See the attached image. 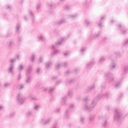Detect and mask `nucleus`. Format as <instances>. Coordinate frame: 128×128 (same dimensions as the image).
I'll list each match as a JSON object with an SVG mask.
<instances>
[{
	"label": "nucleus",
	"mask_w": 128,
	"mask_h": 128,
	"mask_svg": "<svg viewBox=\"0 0 128 128\" xmlns=\"http://www.w3.org/2000/svg\"><path fill=\"white\" fill-rule=\"evenodd\" d=\"M122 114H120V110H115V114L114 117V121L118 122L120 120Z\"/></svg>",
	"instance_id": "f257e3e1"
},
{
	"label": "nucleus",
	"mask_w": 128,
	"mask_h": 128,
	"mask_svg": "<svg viewBox=\"0 0 128 128\" xmlns=\"http://www.w3.org/2000/svg\"><path fill=\"white\" fill-rule=\"evenodd\" d=\"M94 106H96V103L93 101L90 106H88V103H85L83 108L84 110H87V112H92V108H94Z\"/></svg>",
	"instance_id": "f03ea898"
},
{
	"label": "nucleus",
	"mask_w": 128,
	"mask_h": 128,
	"mask_svg": "<svg viewBox=\"0 0 128 128\" xmlns=\"http://www.w3.org/2000/svg\"><path fill=\"white\" fill-rule=\"evenodd\" d=\"M26 98L22 96L21 93H18L17 95L16 100L19 104H22Z\"/></svg>",
	"instance_id": "7ed1b4c3"
},
{
	"label": "nucleus",
	"mask_w": 128,
	"mask_h": 128,
	"mask_svg": "<svg viewBox=\"0 0 128 128\" xmlns=\"http://www.w3.org/2000/svg\"><path fill=\"white\" fill-rule=\"evenodd\" d=\"M52 120V118H46V117L42 118L40 120V122L41 124H44V126H46V124H48L50 122V121Z\"/></svg>",
	"instance_id": "20e7f679"
},
{
	"label": "nucleus",
	"mask_w": 128,
	"mask_h": 128,
	"mask_svg": "<svg viewBox=\"0 0 128 128\" xmlns=\"http://www.w3.org/2000/svg\"><path fill=\"white\" fill-rule=\"evenodd\" d=\"M104 76L106 78H108L110 82H112L114 80V78L112 76V74L110 72L106 73L104 75Z\"/></svg>",
	"instance_id": "39448f33"
},
{
	"label": "nucleus",
	"mask_w": 128,
	"mask_h": 128,
	"mask_svg": "<svg viewBox=\"0 0 128 128\" xmlns=\"http://www.w3.org/2000/svg\"><path fill=\"white\" fill-rule=\"evenodd\" d=\"M14 64H12L8 69V72L11 74L13 76L14 74Z\"/></svg>",
	"instance_id": "423d86ee"
},
{
	"label": "nucleus",
	"mask_w": 128,
	"mask_h": 128,
	"mask_svg": "<svg viewBox=\"0 0 128 128\" xmlns=\"http://www.w3.org/2000/svg\"><path fill=\"white\" fill-rule=\"evenodd\" d=\"M108 96H110V94L108 93L100 94L96 97V100H100V98H108Z\"/></svg>",
	"instance_id": "0eeeda50"
},
{
	"label": "nucleus",
	"mask_w": 128,
	"mask_h": 128,
	"mask_svg": "<svg viewBox=\"0 0 128 128\" xmlns=\"http://www.w3.org/2000/svg\"><path fill=\"white\" fill-rule=\"evenodd\" d=\"M62 40H64L63 38H62L60 41H58V42L56 43L55 45H52V48L56 50V48H58V46H60Z\"/></svg>",
	"instance_id": "6e6552de"
},
{
	"label": "nucleus",
	"mask_w": 128,
	"mask_h": 128,
	"mask_svg": "<svg viewBox=\"0 0 128 128\" xmlns=\"http://www.w3.org/2000/svg\"><path fill=\"white\" fill-rule=\"evenodd\" d=\"M60 66H64V68H66V66H68V63L66 62H64L60 64H58L56 65V68H60Z\"/></svg>",
	"instance_id": "1a4fd4ad"
},
{
	"label": "nucleus",
	"mask_w": 128,
	"mask_h": 128,
	"mask_svg": "<svg viewBox=\"0 0 128 128\" xmlns=\"http://www.w3.org/2000/svg\"><path fill=\"white\" fill-rule=\"evenodd\" d=\"M52 62L50 61L46 62L45 64L46 68H50V66H52Z\"/></svg>",
	"instance_id": "9d476101"
},
{
	"label": "nucleus",
	"mask_w": 128,
	"mask_h": 128,
	"mask_svg": "<svg viewBox=\"0 0 128 128\" xmlns=\"http://www.w3.org/2000/svg\"><path fill=\"white\" fill-rule=\"evenodd\" d=\"M128 72V65L124 66V71L122 73V76H124V74H126Z\"/></svg>",
	"instance_id": "9b49d317"
},
{
	"label": "nucleus",
	"mask_w": 128,
	"mask_h": 128,
	"mask_svg": "<svg viewBox=\"0 0 128 128\" xmlns=\"http://www.w3.org/2000/svg\"><path fill=\"white\" fill-rule=\"evenodd\" d=\"M80 122L81 124H84V116H80Z\"/></svg>",
	"instance_id": "f8f14e48"
},
{
	"label": "nucleus",
	"mask_w": 128,
	"mask_h": 128,
	"mask_svg": "<svg viewBox=\"0 0 128 128\" xmlns=\"http://www.w3.org/2000/svg\"><path fill=\"white\" fill-rule=\"evenodd\" d=\"M102 124V126H103L104 128H106V126H108V120H106V119L103 120Z\"/></svg>",
	"instance_id": "ddd939ff"
},
{
	"label": "nucleus",
	"mask_w": 128,
	"mask_h": 128,
	"mask_svg": "<svg viewBox=\"0 0 128 128\" xmlns=\"http://www.w3.org/2000/svg\"><path fill=\"white\" fill-rule=\"evenodd\" d=\"M38 38L40 42H44V37L42 35H40Z\"/></svg>",
	"instance_id": "4468645a"
},
{
	"label": "nucleus",
	"mask_w": 128,
	"mask_h": 128,
	"mask_svg": "<svg viewBox=\"0 0 128 128\" xmlns=\"http://www.w3.org/2000/svg\"><path fill=\"white\" fill-rule=\"evenodd\" d=\"M32 70V66L30 65L28 66V69L27 70V73L28 74H30Z\"/></svg>",
	"instance_id": "2eb2a0df"
},
{
	"label": "nucleus",
	"mask_w": 128,
	"mask_h": 128,
	"mask_svg": "<svg viewBox=\"0 0 128 128\" xmlns=\"http://www.w3.org/2000/svg\"><path fill=\"white\" fill-rule=\"evenodd\" d=\"M28 14L30 16L32 20V22H34V14H32V10H30L28 11Z\"/></svg>",
	"instance_id": "dca6fc26"
},
{
	"label": "nucleus",
	"mask_w": 128,
	"mask_h": 128,
	"mask_svg": "<svg viewBox=\"0 0 128 128\" xmlns=\"http://www.w3.org/2000/svg\"><path fill=\"white\" fill-rule=\"evenodd\" d=\"M40 108V106L39 104H36L34 106V110H38V109Z\"/></svg>",
	"instance_id": "f3484780"
},
{
	"label": "nucleus",
	"mask_w": 128,
	"mask_h": 128,
	"mask_svg": "<svg viewBox=\"0 0 128 128\" xmlns=\"http://www.w3.org/2000/svg\"><path fill=\"white\" fill-rule=\"evenodd\" d=\"M26 84H30V82H32V78L30 76H28L26 80Z\"/></svg>",
	"instance_id": "a211bd4d"
},
{
	"label": "nucleus",
	"mask_w": 128,
	"mask_h": 128,
	"mask_svg": "<svg viewBox=\"0 0 128 128\" xmlns=\"http://www.w3.org/2000/svg\"><path fill=\"white\" fill-rule=\"evenodd\" d=\"M66 97L62 98L61 99V102L62 104H66Z\"/></svg>",
	"instance_id": "6ab92c4d"
},
{
	"label": "nucleus",
	"mask_w": 128,
	"mask_h": 128,
	"mask_svg": "<svg viewBox=\"0 0 128 128\" xmlns=\"http://www.w3.org/2000/svg\"><path fill=\"white\" fill-rule=\"evenodd\" d=\"M78 14H74V15H68V18H72V20H73L74 18H78Z\"/></svg>",
	"instance_id": "aec40b11"
},
{
	"label": "nucleus",
	"mask_w": 128,
	"mask_h": 128,
	"mask_svg": "<svg viewBox=\"0 0 128 128\" xmlns=\"http://www.w3.org/2000/svg\"><path fill=\"white\" fill-rule=\"evenodd\" d=\"M20 23H18L16 24V32H20Z\"/></svg>",
	"instance_id": "412c9836"
},
{
	"label": "nucleus",
	"mask_w": 128,
	"mask_h": 128,
	"mask_svg": "<svg viewBox=\"0 0 128 128\" xmlns=\"http://www.w3.org/2000/svg\"><path fill=\"white\" fill-rule=\"evenodd\" d=\"M22 70H24V65L21 64L18 68V72H22Z\"/></svg>",
	"instance_id": "4be33fe9"
},
{
	"label": "nucleus",
	"mask_w": 128,
	"mask_h": 128,
	"mask_svg": "<svg viewBox=\"0 0 128 128\" xmlns=\"http://www.w3.org/2000/svg\"><path fill=\"white\" fill-rule=\"evenodd\" d=\"M58 52H60V50H55L54 52L52 53L51 56H56V54H58Z\"/></svg>",
	"instance_id": "5701e85b"
},
{
	"label": "nucleus",
	"mask_w": 128,
	"mask_h": 128,
	"mask_svg": "<svg viewBox=\"0 0 128 128\" xmlns=\"http://www.w3.org/2000/svg\"><path fill=\"white\" fill-rule=\"evenodd\" d=\"M14 44V42L13 41H10L8 42V48H10Z\"/></svg>",
	"instance_id": "b1692460"
},
{
	"label": "nucleus",
	"mask_w": 128,
	"mask_h": 128,
	"mask_svg": "<svg viewBox=\"0 0 128 128\" xmlns=\"http://www.w3.org/2000/svg\"><path fill=\"white\" fill-rule=\"evenodd\" d=\"M89 120L90 122H92V120H94V116H89Z\"/></svg>",
	"instance_id": "393cba45"
},
{
	"label": "nucleus",
	"mask_w": 128,
	"mask_h": 128,
	"mask_svg": "<svg viewBox=\"0 0 128 128\" xmlns=\"http://www.w3.org/2000/svg\"><path fill=\"white\" fill-rule=\"evenodd\" d=\"M66 22V20L62 19L61 20H60L58 22V24H64Z\"/></svg>",
	"instance_id": "a878e982"
},
{
	"label": "nucleus",
	"mask_w": 128,
	"mask_h": 128,
	"mask_svg": "<svg viewBox=\"0 0 128 128\" xmlns=\"http://www.w3.org/2000/svg\"><path fill=\"white\" fill-rule=\"evenodd\" d=\"M44 60V56H40L38 60V62L39 64H40L42 62V60Z\"/></svg>",
	"instance_id": "bb28decb"
},
{
	"label": "nucleus",
	"mask_w": 128,
	"mask_h": 128,
	"mask_svg": "<svg viewBox=\"0 0 128 128\" xmlns=\"http://www.w3.org/2000/svg\"><path fill=\"white\" fill-rule=\"evenodd\" d=\"M104 60H106V58H104V57H101L99 60V62L100 64H102V62H104Z\"/></svg>",
	"instance_id": "cd10ccee"
},
{
	"label": "nucleus",
	"mask_w": 128,
	"mask_h": 128,
	"mask_svg": "<svg viewBox=\"0 0 128 128\" xmlns=\"http://www.w3.org/2000/svg\"><path fill=\"white\" fill-rule=\"evenodd\" d=\"M94 64V61H92L91 62H90L89 64H86V66H92V64Z\"/></svg>",
	"instance_id": "c85d7f7f"
},
{
	"label": "nucleus",
	"mask_w": 128,
	"mask_h": 128,
	"mask_svg": "<svg viewBox=\"0 0 128 128\" xmlns=\"http://www.w3.org/2000/svg\"><path fill=\"white\" fill-rule=\"evenodd\" d=\"M10 86V84L7 82L4 84V88H8V86Z\"/></svg>",
	"instance_id": "c756f323"
},
{
	"label": "nucleus",
	"mask_w": 128,
	"mask_h": 128,
	"mask_svg": "<svg viewBox=\"0 0 128 128\" xmlns=\"http://www.w3.org/2000/svg\"><path fill=\"white\" fill-rule=\"evenodd\" d=\"M54 90V88H50L49 90L50 94H52Z\"/></svg>",
	"instance_id": "7c9ffc66"
},
{
	"label": "nucleus",
	"mask_w": 128,
	"mask_h": 128,
	"mask_svg": "<svg viewBox=\"0 0 128 128\" xmlns=\"http://www.w3.org/2000/svg\"><path fill=\"white\" fill-rule=\"evenodd\" d=\"M55 112L56 114H60V108H56L55 110Z\"/></svg>",
	"instance_id": "2f4dec72"
},
{
	"label": "nucleus",
	"mask_w": 128,
	"mask_h": 128,
	"mask_svg": "<svg viewBox=\"0 0 128 128\" xmlns=\"http://www.w3.org/2000/svg\"><path fill=\"white\" fill-rule=\"evenodd\" d=\"M35 58H36V56L32 54L31 57L30 62H34V60Z\"/></svg>",
	"instance_id": "473e14b6"
},
{
	"label": "nucleus",
	"mask_w": 128,
	"mask_h": 128,
	"mask_svg": "<svg viewBox=\"0 0 128 128\" xmlns=\"http://www.w3.org/2000/svg\"><path fill=\"white\" fill-rule=\"evenodd\" d=\"M94 88H96V86L94 85H93L91 86H90L88 88V90H94Z\"/></svg>",
	"instance_id": "72a5a7b5"
},
{
	"label": "nucleus",
	"mask_w": 128,
	"mask_h": 128,
	"mask_svg": "<svg viewBox=\"0 0 128 128\" xmlns=\"http://www.w3.org/2000/svg\"><path fill=\"white\" fill-rule=\"evenodd\" d=\"M24 88V86L22 84H20L18 86V88H19V90H22V88Z\"/></svg>",
	"instance_id": "f704fd0d"
},
{
	"label": "nucleus",
	"mask_w": 128,
	"mask_h": 128,
	"mask_svg": "<svg viewBox=\"0 0 128 128\" xmlns=\"http://www.w3.org/2000/svg\"><path fill=\"white\" fill-rule=\"evenodd\" d=\"M26 116H32V112L28 111V112H27V113L26 114Z\"/></svg>",
	"instance_id": "c9c22d12"
},
{
	"label": "nucleus",
	"mask_w": 128,
	"mask_h": 128,
	"mask_svg": "<svg viewBox=\"0 0 128 128\" xmlns=\"http://www.w3.org/2000/svg\"><path fill=\"white\" fill-rule=\"evenodd\" d=\"M85 24L86 26H89L90 24V22H88V20H85Z\"/></svg>",
	"instance_id": "e433bc0d"
},
{
	"label": "nucleus",
	"mask_w": 128,
	"mask_h": 128,
	"mask_svg": "<svg viewBox=\"0 0 128 128\" xmlns=\"http://www.w3.org/2000/svg\"><path fill=\"white\" fill-rule=\"evenodd\" d=\"M10 62L13 64V62H16V58H12L10 60Z\"/></svg>",
	"instance_id": "4c0bfd02"
},
{
	"label": "nucleus",
	"mask_w": 128,
	"mask_h": 128,
	"mask_svg": "<svg viewBox=\"0 0 128 128\" xmlns=\"http://www.w3.org/2000/svg\"><path fill=\"white\" fill-rule=\"evenodd\" d=\"M128 44V40H125L124 42H123V44L124 46H126V44Z\"/></svg>",
	"instance_id": "58836bf2"
},
{
	"label": "nucleus",
	"mask_w": 128,
	"mask_h": 128,
	"mask_svg": "<svg viewBox=\"0 0 128 128\" xmlns=\"http://www.w3.org/2000/svg\"><path fill=\"white\" fill-rule=\"evenodd\" d=\"M68 54H70V52H64V56H68Z\"/></svg>",
	"instance_id": "ea45409f"
},
{
	"label": "nucleus",
	"mask_w": 128,
	"mask_h": 128,
	"mask_svg": "<svg viewBox=\"0 0 128 128\" xmlns=\"http://www.w3.org/2000/svg\"><path fill=\"white\" fill-rule=\"evenodd\" d=\"M29 98H30V100H36V98L30 95V96H29Z\"/></svg>",
	"instance_id": "a19ab883"
},
{
	"label": "nucleus",
	"mask_w": 128,
	"mask_h": 128,
	"mask_svg": "<svg viewBox=\"0 0 128 128\" xmlns=\"http://www.w3.org/2000/svg\"><path fill=\"white\" fill-rule=\"evenodd\" d=\"M121 32L122 34H126V30H122Z\"/></svg>",
	"instance_id": "79ce46f5"
},
{
	"label": "nucleus",
	"mask_w": 128,
	"mask_h": 128,
	"mask_svg": "<svg viewBox=\"0 0 128 128\" xmlns=\"http://www.w3.org/2000/svg\"><path fill=\"white\" fill-rule=\"evenodd\" d=\"M68 96L72 98V92H68Z\"/></svg>",
	"instance_id": "37998d69"
},
{
	"label": "nucleus",
	"mask_w": 128,
	"mask_h": 128,
	"mask_svg": "<svg viewBox=\"0 0 128 128\" xmlns=\"http://www.w3.org/2000/svg\"><path fill=\"white\" fill-rule=\"evenodd\" d=\"M116 88H118V86H120V82L117 83L115 85Z\"/></svg>",
	"instance_id": "c03bdc74"
},
{
	"label": "nucleus",
	"mask_w": 128,
	"mask_h": 128,
	"mask_svg": "<svg viewBox=\"0 0 128 128\" xmlns=\"http://www.w3.org/2000/svg\"><path fill=\"white\" fill-rule=\"evenodd\" d=\"M70 6H66L64 7V9L66 10H68Z\"/></svg>",
	"instance_id": "a18cd8bd"
},
{
	"label": "nucleus",
	"mask_w": 128,
	"mask_h": 128,
	"mask_svg": "<svg viewBox=\"0 0 128 128\" xmlns=\"http://www.w3.org/2000/svg\"><path fill=\"white\" fill-rule=\"evenodd\" d=\"M36 10H40V4H38L36 7Z\"/></svg>",
	"instance_id": "49530a36"
},
{
	"label": "nucleus",
	"mask_w": 128,
	"mask_h": 128,
	"mask_svg": "<svg viewBox=\"0 0 128 128\" xmlns=\"http://www.w3.org/2000/svg\"><path fill=\"white\" fill-rule=\"evenodd\" d=\"M42 90H43L44 92H46V90H48V88H46V87H42Z\"/></svg>",
	"instance_id": "de8ad7c7"
},
{
	"label": "nucleus",
	"mask_w": 128,
	"mask_h": 128,
	"mask_svg": "<svg viewBox=\"0 0 128 128\" xmlns=\"http://www.w3.org/2000/svg\"><path fill=\"white\" fill-rule=\"evenodd\" d=\"M104 118V116L102 115H100L98 116V120H102V118Z\"/></svg>",
	"instance_id": "09e8293b"
},
{
	"label": "nucleus",
	"mask_w": 128,
	"mask_h": 128,
	"mask_svg": "<svg viewBox=\"0 0 128 128\" xmlns=\"http://www.w3.org/2000/svg\"><path fill=\"white\" fill-rule=\"evenodd\" d=\"M116 68V64H113L110 66V68Z\"/></svg>",
	"instance_id": "8fccbe9b"
},
{
	"label": "nucleus",
	"mask_w": 128,
	"mask_h": 128,
	"mask_svg": "<svg viewBox=\"0 0 128 128\" xmlns=\"http://www.w3.org/2000/svg\"><path fill=\"white\" fill-rule=\"evenodd\" d=\"M14 116V112L11 113L10 114V118H12V116Z\"/></svg>",
	"instance_id": "3c124183"
},
{
	"label": "nucleus",
	"mask_w": 128,
	"mask_h": 128,
	"mask_svg": "<svg viewBox=\"0 0 128 128\" xmlns=\"http://www.w3.org/2000/svg\"><path fill=\"white\" fill-rule=\"evenodd\" d=\"M54 6V4H48V6L50 8H52V6Z\"/></svg>",
	"instance_id": "603ef678"
},
{
	"label": "nucleus",
	"mask_w": 128,
	"mask_h": 128,
	"mask_svg": "<svg viewBox=\"0 0 128 128\" xmlns=\"http://www.w3.org/2000/svg\"><path fill=\"white\" fill-rule=\"evenodd\" d=\"M74 108V104H71L70 106V108Z\"/></svg>",
	"instance_id": "864d4df0"
},
{
	"label": "nucleus",
	"mask_w": 128,
	"mask_h": 128,
	"mask_svg": "<svg viewBox=\"0 0 128 128\" xmlns=\"http://www.w3.org/2000/svg\"><path fill=\"white\" fill-rule=\"evenodd\" d=\"M60 82H62V80H58L56 82V84H60Z\"/></svg>",
	"instance_id": "5fc2aeb1"
},
{
	"label": "nucleus",
	"mask_w": 128,
	"mask_h": 128,
	"mask_svg": "<svg viewBox=\"0 0 128 128\" xmlns=\"http://www.w3.org/2000/svg\"><path fill=\"white\" fill-rule=\"evenodd\" d=\"M6 6L7 10H10V8H12V7H10V5H7Z\"/></svg>",
	"instance_id": "6e6d98bb"
},
{
	"label": "nucleus",
	"mask_w": 128,
	"mask_h": 128,
	"mask_svg": "<svg viewBox=\"0 0 128 128\" xmlns=\"http://www.w3.org/2000/svg\"><path fill=\"white\" fill-rule=\"evenodd\" d=\"M86 50V48H82L80 50V52H84Z\"/></svg>",
	"instance_id": "4d7b16f0"
},
{
	"label": "nucleus",
	"mask_w": 128,
	"mask_h": 128,
	"mask_svg": "<svg viewBox=\"0 0 128 128\" xmlns=\"http://www.w3.org/2000/svg\"><path fill=\"white\" fill-rule=\"evenodd\" d=\"M40 72V68H38L36 69V72H37V74H38V72Z\"/></svg>",
	"instance_id": "13d9d810"
},
{
	"label": "nucleus",
	"mask_w": 128,
	"mask_h": 128,
	"mask_svg": "<svg viewBox=\"0 0 128 128\" xmlns=\"http://www.w3.org/2000/svg\"><path fill=\"white\" fill-rule=\"evenodd\" d=\"M100 32H98V33L97 34H96L94 35V36H95V37L98 36H100Z\"/></svg>",
	"instance_id": "bf43d9fd"
},
{
	"label": "nucleus",
	"mask_w": 128,
	"mask_h": 128,
	"mask_svg": "<svg viewBox=\"0 0 128 128\" xmlns=\"http://www.w3.org/2000/svg\"><path fill=\"white\" fill-rule=\"evenodd\" d=\"M20 74H18V80H20Z\"/></svg>",
	"instance_id": "052dcab7"
},
{
	"label": "nucleus",
	"mask_w": 128,
	"mask_h": 128,
	"mask_svg": "<svg viewBox=\"0 0 128 128\" xmlns=\"http://www.w3.org/2000/svg\"><path fill=\"white\" fill-rule=\"evenodd\" d=\"M88 98H86L84 99V102H88Z\"/></svg>",
	"instance_id": "680f3d73"
},
{
	"label": "nucleus",
	"mask_w": 128,
	"mask_h": 128,
	"mask_svg": "<svg viewBox=\"0 0 128 128\" xmlns=\"http://www.w3.org/2000/svg\"><path fill=\"white\" fill-rule=\"evenodd\" d=\"M56 76H54L52 77V80H56Z\"/></svg>",
	"instance_id": "e2e57ef3"
},
{
	"label": "nucleus",
	"mask_w": 128,
	"mask_h": 128,
	"mask_svg": "<svg viewBox=\"0 0 128 128\" xmlns=\"http://www.w3.org/2000/svg\"><path fill=\"white\" fill-rule=\"evenodd\" d=\"M16 58H18V60H20V55H16Z\"/></svg>",
	"instance_id": "0e129e2a"
},
{
	"label": "nucleus",
	"mask_w": 128,
	"mask_h": 128,
	"mask_svg": "<svg viewBox=\"0 0 128 128\" xmlns=\"http://www.w3.org/2000/svg\"><path fill=\"white\" fill-rule=\"evenodd\" d=\"M18 42H20L22 40V38H18Z\"/></svg>",
	"instance_id": "69168bd1"
},
{
	"label": "nucleus",
	"mask_w": 128,
	"mask_h": 128,
	"mask_svg": "<svg viewBox=\"0 0 128 128\" xmlns=\"http://www.w3.org/2000/svg\"><path fill=\"white\" fill-rule=\"evenodd\" d=\"M24 19L26 20V21H28V18H26V16H24Z\"/></svg>",
	"instance_id": "338daca9"
},
{
	"label": "nucleus",
	"mask_w": 128,
	"mask_h": 128,
	"mask_svg": "<svg viewBox=\"0 0 128 128\" xmlns=\"http://www.w3.org/2000/svg\"><path fill=\"white\" fill-rule=\"evenodd\" d=\"M2 108H4V107H2V106H0V110H2Z\"/></svg>",
	"instance_id": "774afa93"
}]
</instances>
